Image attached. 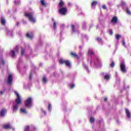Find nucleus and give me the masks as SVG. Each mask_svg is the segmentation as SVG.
Listing matches in <instances>:
<instances>
[{"label": "nucleus", "mask_w": 131, "mask_h": 131, "mask_svg": "<svg viewBox=\"0 0 131 131\" xmlns=\"http://www.w3.org/2000/svg\"><path fill=\"white\" fill-rule=\"evenodd\" d=\"M30 128H33L34 130H35V126L33 125H31L30 126H27L25 127L24 131H30L29 129Z\"/></svg>", "instance_id": "nucleus-12"}, {"label": "nucleus", "mask_w": 131, "mask_h": 131, "mask_svg": "<svg viewBox=\"0 0 131 131\" xmlns=\"http://www.w3.org/2000/svg\"><path fill=\"white\" fill-rule=\"evenodd\" d=\"M126 114L128 118H130V113L127 108H126Z\"/></svg>", "instance_id": "nucleus-22"}, {"label": "nucleus", "mask_w": 131, "mask_h": 131, "mask_svg": "<svg viewBox=\"0 0 131 131\" xmlns=\"http://www.w3.org/2000/svg\"><path fill=\"white\" fill-rule=\"evenodd\" d=\"M107 4L109 6H111V3L108 2Z\"/></svg>", "instance_id": "nucleus-53"}, {"label": "nucleus", "mask_w": 131, "mask_h": 131, "mask_svg": "<svg viewBox=\"0 0 131 131\" xmlns=\"http://www.w3.org/2000/svg\"><path fill=\"white\" fill-rule=\"evenodd\" d=\"M94 55V51L92 49H90L88 50V56H93Z\"/></svg>", "instance_id": "nucleus-15"}, {"label": "nucleus", "mask_w": 131, "mask_h": 131, "mask_svg": "<svg viewBox=\"0 0 131 131\" xmlns=\"http://www.w3.org/2000/svg\"><path fill=\"white\" fill-rule=\"evenodd\" d=\"M59 12L60 14H61V15H65L66 13H67V8L65 7L61 8L59 10Z\"/></svg>", "instance_id": "nucleus-10"}, {"label": "nucleus", "mask_w": 131, "mask_h": 131, "mask_svg": "<svg viewBox=\"0 0 131 131\" xmlns=\"http://www.w3.org/2000/svg\"><path fill=\"white\" fill-rule=\"evenodd\" d=\"M85 38L86 39H89V37H88V36H85Z\"/></svg>", "instance_id": "nucleus-51"}, {"label": "nucleus", "mask_w": 131, "mask_h": 131, "mask_svg": "<svg viewBox=\"0 0 131 131\" xmlns=\"http://www.w3.org/2000/svg\"><path fill=\"white\" fill-rule=\"evenodd\" d=\"M93 24L91 25L90 26V28H92V27H93Z\"/></svg>", "instance_id": "nucleus-54"}, {"label": "nucleus", "mask_w": 131, "mask_h": 131, "mask_svg": "<svg viewBox=\"0 0 131 131\" xmlns=\"http://www.w3.org/2000/svg\"><path fill=\"white\" fill-rule=\"evenodd\" d=\"M3 127L5 129H10V128H12V130H15V128L12 127V126L10 124L4 125Z\"/></svg>", "instance_id": "nucleus-9"}, {"label": "nucleus", "mask_w": 131, "mask_h": 131, "mask_svg": "<svg viewBox=\"0 0 131 131\" xmlns=\"http://www.w3.org/2000/svg\"><path fill=\"white\" fill-rule=\"evenodd\" d=\"M68 6H69V7H71V6H72V4L69 3L68 4Z\"/></svg>", "instance_id": "nucleus-48"}, {"label": "nucleus", "mask_w": 131, "mask_h": 131, "mask_svg": "<svg viewBox=\"0 0 131 131\" xmlns=\"http://www.w3.org/2000/svg\"><path fill=\"white\" fill-rule=\"evenodd\" d=\"M20 1L19 0H16L14 1V4H15V5L16 6H18V5H20Z\"/></svg>", "instance_id": "nucleus-29"}, {"label": "nucleus", "mask_w": 131, "mask_h": 131, "mask_svg": "<svg viewBox=\"0 0 131 131\" xmlns=\"http://www.w3.org/2000/svg\"><path fill=\"white\" fill-rule=\"evenodd\" d=\"M18 47H16L14 50H11L10 54H11L12 58H15L16 57V53H18Z\"/></svg>", "instance_id": "nucleus-5"}, {"label": "nucleus", "mask_w": 131, "mask_h": 131, "mask_svg": "<svg viewBox=\"0 0 131 131\" xmlns=\"http://www.w3.org/2000/svg\"><path fill=\"white\" fill-rule=\"evenodd\" d=\"M116 38L118 40L120 38V35L119 34L116 35Z\"/></svg>", "instance_id": "nucleus-35"}, {"label": "nucleus", "mask_w": 131, "mask_h": 131, "mask_svg": "<svg viewBox=\"0 0 131 131\" xmlns=\"http://www.w3.org/2000/svg\"><path fill=\"white\" fill-rule=\"evenodd\" d=\"M25 52V49H21V56H23V55H24Z\"/></svg>", "instance_id": "nucleus-37"}, {"label": "nucleus", "mask_w": 131, "mask_h": 131, "mask_svg": "<svg viewBox=\"0 0 131 131\" xmlns=\"http://www.w3.org/2000/svg\"><path fill=\"white\" fill-rule=\"evenodd\" d=\"M94 122H95V119L93 117H91L90 118V122H91V123H94Z\"/></svg>", "instance_id": "nucleus-32"}, {"label": "nucleus", "mask_w": 131, "mask_h": 131, "mask_svg": "<svg viewBox=\"0 0 131 131\" xmlns=\"http://www.w3.org/2000/svg\"><path fill=\"white\" fill-rule=\"evenodd\" d=\"M63 5H64V2H63V1H60L59 5V7H62Z\"/></svg>", "instance_id": "nucleus-34"}, {"label": "nucleus", "mask_w": 131, "mask_h": 131, "mask_svg": "<svg viewBox=\"0 0 131 131\" xmlns=\"http://www.w3.org/2000/svg\"><path fill=\"white\" fill-rule=\"evenodd\" d=\"M41 4L42 6H46V3L45 2V1L44 0H41Z\"/></svg>", "instance_id": "nucleus-33"}, {"label": "nucleus", "mask_w": 131, "mask_h": 131, "mask_svg": "<svg viewBox=\"0 0 131 131\" xmlns=\"http://www.w3.org/2000/svg\"><path fill=\"white\" fill-rule=\"evenodd\" d=\"M17 68H19V64L17 65Z\"/></svg>", "instance_id": "nucleus-59"}, {"label": "nucleus", "mask_w": 131, "mask_h": 131, "mask_svg": "<svg viewBox=\"0 0 131 131\" xmlns=\"http://www.w3.org/2000/svg\"><path fill=\"white\" fill-rule=\"evenodd\" d=\"M7 113V110L5 109H2L0 112V116L2 117H3V116H5L6 113Z\"/></svg>", "instance_id": "nucleus-14"}, {"label": "nucleus", "mask_w": 131, "mask_h": 131, "mask_svg": "<svg viewBox=\"0 0 131 131\" xmlns=\"http://www.w3.org/2000/svg\"><path fill=\"white\" fill-rule=\"evenodd\" d=\"M14 94H15L17 99L15 100L16 104H14L13 106V112H16L17 110H18V105L21 104V100L20 94H19L17 91H14Z\"/></svg>", "instance_id": "nucleus-1"}, {"label": "nucleus", "mask_w": 131, "mask_h": 131, "mask_svg": "<svg viewBox=\"0 0 131 131\" xmlns=\"http://www.w3.org/2000/svg\"><path fill=\"white\" fill-rule=\"evenodd\" d=\"M30 79H32V72H31L29 77Z\"/></svg>", "instance_id": "nucleus-44"}, {"label": "nucleus", "mask_w": 131, "mask_h": 131, "mask_svg": "<svg viewBox=\"0 0 131 131\" xmlns=\"http://www.w3.org/2000/svg\"><path fill=\"white\" fill-rule=\"evenodd\" d=\"M124 5H125V2H122L121 5L122 6H124Z\"/></svg>", "instance_id": "nucleus-47"}, {"label": "nucleus", "mask_w": 131, "mask_h": 131, "mask_svg": "<svg viewBox=\"0 0 131 131\" xmlns=\"http://www.w3.org/2000/svg\"><path fill=\"white\" fill-rule=\"evenodd\" d=\"M6 30L7 32V35H8L9 36H13V31L9 30V29H8V28H6Z\"/></svg>", "instance_id": "nucleus-13"}, {"label": "nucleus", "mask_w": 131, "mask_h": 131, "mask_svg": "<svg viewBox=\"0 0 131 131\" xmlns=\"http://www.w3.org/2000/svg\"><path fill=\"white\" fill-rule=\"evenodd\" d=\"M107 100H108V99L106 97H105L104 98V101L106 102L107 101Z\"/></svg>", "instance_id": "nucleus-50"}, {"label": "nucleus", "mask_w": 131, "mask_h": 131, "mask_svg": "<svg viewBox=\"0 0 131 131\" xmlns=\"http://www.w3.org/2000/svg\"><path fill=\"white\" fill-rule=\"evenodd\" d=\"M104 79L105 80H108L109 79H110V75L106 74L105 75H104Z\"/></svg>", "instance_id": "nucleus-21"}, {"label": "nucleus", "mask_w": 131, "mask_h": 131, "mask_svg": "<svg viewBox=\"0 0 131 131\" xmlns=\"http://www.w3.org/2000/svg\"><path fill=\"white\" fill-rule=\"evenodd\" d=\"M71 28H72V30L73 31V32H76V31H75V30L74 29L75 28V26L73 25H71Z\"/></svg>", "instance_id": "nucleus-30"}, {"label": "nucleus", "mask_w": 131, "mask_h": 131, "mask_svg": "<svg viewBox=\"0 0 131 131\" xmlns=\"http://www.w3.org/2000/svg\"><path fill=\"white\" fill-rule=\"evenodd\" d=\"M120 69L121 71L124 73V72H126V69H125V64L124 63V61H122L120 64Z\"/></svg>", "instance_id": "nucleus-8"}, {"label": "nucleus", "mask_w": 131, "mask_h": 131, "mask_svg": "<svg viewBox=\"0 0 131 131\" xmlns=\"http://www.w3.org/2000/svg\"><path fill=\"white\" fill-rule=\"evenodd\" d=\"M102 9H104V10H106V9H107V7H106V5H102Z\"/></svg>", "instance_id": "nucleus-43"}, {"label": "nucleus", "mask_w": 131, "mask_h": 131, "mask_svg": "<svg viewBox=\"0 0 131 131\" xmlns=\"http://www.w3.org/2000/svg\"><path fill=\"white\" fill-rule=\"evenodd\" d=\"M118 76V74H117V72H116V77H117Z\"/></svg>", "instance_id": "nucleus-55"}, {"label": "nucleus", "mask_w": 131, "mask_h": 131, "mask_svg": "<svg viewBox=\"0 0 131 131\" xmlns=\"http://www.w3.org/2000/svg\"><path fill=\"white\" fill-rule=\"evenodd\" d=\"M83 66L85 68V69H86L88 72H90V71L89 70V68H88V66H86V65H85V63L83 64Z\"/></svg>", "instance_id": "nucleus-31"}, {"label": "nucleus", "mask_w": 131, "mask_h": 131, "mask_svg": "<svg viewBox=\"0 0 131 131\" xmlns=\"http://www.w3.org/2000/svg\"><path fill=\"white\" fill-rule=\"evenodd\" d=\"M63 26H64V25H62Z\"/></svg>", "instance_id": "nucleus-60"}, {"label": "nucleus", "mask_w": 131, "mask_h": 131, "mask_svg": "<svg viewBox=\"0 0 131 131\" xmlns=\"http://www.w3.org/2000/svg\"><path fill=\"white\" fill-rule=\"evenodd\" d=\"M96 28H99V25L96 26Z\"/></svg>", "instance_id": "nucleus-58"}, {"label": "nucleus", "mask_w": 131, "mask_h": 131, "mask_svg": "<svg viewBox=\"0 0 131 131\" xmlns=\"http://www.w3.org/2000/svg\"><path fill=\"white\" fill-rule=\"evenodd\" d=\"M108 32L110 35H112V34H113V31H112L111 29L108 30Z\"/></svg>", "instance_id": "nucleus-36"}, {"label": "nucleus", "mask_w": 131, "mask_h": 131, "mask_svg": "<svg viewBox=\"0 0 131 131\" xmlns=\"http://www.w3.org/2000/svg\"><path fill=\"white\" fill-rule=\"evenodd\" d=\"M48 109L49 112H51V111H52V105L50 103L48 105Z\"/></svg>", "instance_id": "nucleus-27"}, {"label": "nucleus", "mask_w": 131, "mask_h": 131, "mask_svg": "<svg viewBox=\"0 0 131 131\" xmlns=\"http://www.w3.org/2000/svg\"><path fill=\"white\" fill-rule=\"evenodd\" d=\"M5 65V61H4V59H3V56L0 55V68H2V67H3Z\"/></svg>", "instance_id": "nucleus-11"}, {"label": "nucleus", "mask_w": 131, "mask_h": 131, "mask_svg": "<svg viewBox=\"0 0 131 131\" xmlns=\"http://www.w3.org/2000/svg\"><path fill=\"white\" fill-rule=\"evenodd\" d=\"M42 81L43 83V84H46L48 82V79H47V77L46 76H43L42 79Z\"/></svg>", "instance_id": "nucleus-20"}, {"label": "nucleus", "mask_w": 131, "mask_h": 131, "mask_svg": "<svg viewBox=\"0 0 131 131\" xmlns=\"http://www.w3.org/2000/svg\"><path fill=\"white\" fill-rule=\"evenodd\" d=\"M74 86H75V84H70L71 89H73V88H74Z\"/></svg>", "instance_id": "nucleus-42"}, {"label": "nucleus", "mask_w": 131, "mask_h": 131, "mask_svg": "<svg viewBox=\"0 0 131 131\" xmlns=\"http://www.w3.org/2000/svg\"><path fill=\"white\" fill-rule=\"evenodd\" d=\"M86 24V23H85V21H83L82 23V29H86V26H85Z\"/></svg>", "instance_id": "nucleus-25"}, {"label": "nucleus", "mask_w": 131, "mask_h": 131, "mask_svg": "<svg viewBox=\"0 0 131 131\" xmlns=\"http://www.w3.org/2000/svg\"><path fill=\"white\" fill-rule=\"evenodd\" d=\"M32 97H28L25 101V104L28 108H31L32 107Z\"/></svg>", "instance_id": "nucleus-4"}, {"label": "nucleus", "mask_w": 131, "mask_h": 131, "mask_svg": "<svg viewBox=\"0 0 131 131\" xmlns=\"http://www.w3.org/2000/svg\"><path fill=\"white\" fill-rule=\"evenodd\" d=\"M114 66H115V63H114V62L113 61L112 63L110 64V67H111L112 68H113Z\"/></svg>", "instance_id": "nucleus-38"}, {"label": "nucleus", "mask_w": 131, "mask_h": 131, "mask_svg": "<svg viewBox=\"0 0 131 131\" xmlns=\"http://www.w3.org/2000/svg\"><path fill=\"white\" fill-rule=\"evenodd\" d=\"M90 65L93 67H101L102 66V62L100 61L98 57H95V59L94 60H92L90 61Z\"/></svg>", "instance_id": "nucleus-2"}, {"label": "nucleus", "mask_w": 131, "mask_h": 131, "mask_svg": "<svg viewBox=\"0 0 131 131\" xmlns=\"http://www.w3.org/2000/svg\"><path fill=\"white\" fill-rule=\"evenodd\" d=\"M96 40H97V41L100 42V43H101V45L103 43V40H102L101 38H97Z\"/></svg>", "instance_id": "nucleus-24"}, {"label": "nucleus", "mask_w": 131, "mask_h": 131, "mask_svg": "<svg viewBox=\"0 0 131 131\" xmlns=\"http://www.w3.org/2000/svg\"><path fill=\"white\" fill-rule=\"evenodd\" d=\"M20 23H19V22H17L16 24V26H19Z\"/></svg>", "instance_id": "nucleus-49"}, {"label": "nucleus", "mask_w": 131, "mask_h": 131, "mask_svg": "<svg viewBox=\"0 0 131 131\" xmlns=\"http://www.w3.org/2000/svg\"><path fill=\"white\" fill-rule=\"evenodd\" d=\"M117 18L116 17V16H114V17H113L112 20H111V22L112 23H114V24H115V23H117Z\"/></svg>", "instance_id": "nucleus-16"}, {"label": "nucleus", "mask_w": 131, "mask_h": 131, "mask_svg": "<svg viewBox=\"0 0 131 131\" xmlns=\"http://www.w3.org/2000/svg\"><path fill=\"white\" fill-rule=\"evenodd\" d=\"M79 48L80 49H82V46H79Z\"/></svg>", "instance_id": "nucleus-57"}, {"label": "nucleus", "mask_w": 131, "mask_h": 131, "mask_svg": "<svg viewBox=\"0 0 131 131\" xmlns=\"http://www.w3.org/2000/svg\"><path fill=\"white\" fill-rule=\"evenodd\" d=\"M126 12L127 14H128V15H130L131 14L130 11L129 10V9L127 7L126 9Z\"/></svg>", "instance_id": "nucleus-28"}, {"label": "nucleus", "mask_w": 131, "mask_h": 131, "mask_svg": "<svg viewBox=\"0 0 131 131\" xmlns=\"http://www.w3.org/2000/svg\"><path fill=\"white\" fill-rule=\"evenodd\" d=\"M98 4V2L97 1H93L91 4V7L92 8H95L96 6Z\"/></svg>", "instance_id": "nucleus-18"}, {"label": "nucleus", "mask_w": 131, "mask_h": 131, "mask_svg": "<svg viewBox=\"0 0 131 131\" xmlns=\"http://www.w3.org/2000/svg\"><path fill=\"white\" fill-rule=\"evenodd\" d=\"M25 17H27V18H28L29 20L31 21L32 23H35L36 22V19L33 17L34 13L33 12H30V13H25Z\"/></svg>", "instance_id": "nucleus-3"}, {"label": "nucleus", "mask_w": 131, "mask_h": 131, "mask_svg": "<svg viewBox=\"0 0 131 131\" xmlns=\"http://www.w3.org/2000/svg\"><path fill=\"white\" fill-rule=\"evenodd\" d=\"M22 62V59L20 58L18 60V65Z\"/></svg>", "instance_id": "nucleus-45"}, {"label": "nucleus", "mask_w": 131, "mask_h": 131, "mask_svg": "<svg viewBox=\"0 0 131 131\" xmlns=\"http://www.w3.org/2000/svg\"><path fill=\"white\" fill-rule=\"evenodd\" d=\"M59 63H60V64H65L67 67L70 68L71 63H70V61H69V60H63V59H60L59 60Z\"/></svg>", "instance_id": "nucleus-6"}, {"label": "nucleus", "mask_w": 131, "mask_h": 131, "mask_svg": "<svg viewBox=\"0 0 131 131\" xmlns=\"http://www.w3.org/2000/svg\"><path fill=\"white\" fill-rule=\"evenodd\" d=\"M41 111L44 114V115H47V112L43 110V109L41 108Z\"/></svg>", "instance_id": "nucleus-39"}, {"label": "nucleus", "mask_w": 131, "mask_h": 131, "mask_svg": "<svg viewBox=\"0 0 131 131\" xmlns=\"http://www.w3.org/2000/svg\"><path fill=\"white\" fill-rule=\"evenodd\" d=\"M20 111L21 113H23V114H27V112L26 111V108H20Z\"/></svg>", "instance_id": "nucleus-17"}, {"label": "nucleus", "mask_w": 131, "mask_h": 131, "mask_svg": "<svg viewBox=\"0 0 131 131\" xmlns=\"http://www.w3.org/2000/svg\"><path fill=\"white\" fill-rule=\"evenodd\" d=\"M23 23H24V24H26V21H24Z\"/></svg>", "instance_id": "nucleus-56"}, {"label": "nucleus", "mask_w": 131, "mask_h": 131, "mask_svg": "<svg viewBox=\"0 0 131 131\" xmlns=\"http://www.w3.org/2000/svg\"><path fill=\"white\" fill-rule=\"evenodd\" d=\"M71 54L72 56H73V57H75V58H77V59H78V56L77 55H76V53L72 52Z\"/></svg>", "instance_id": "nucleus-26"}, {"label": "nucleus", "mask_w": 131, "mask_h": 131, "mask_svg": "<svg viewBox=\"0 0 131 131\" xmlns=\"http://www.w3.org/2000/svg\"><path fill=\"white\" fill-rule=\"evenodd\" d=\"M122 45L125 47H126V46L125 45V41H124V40H122Z\"/></svg>", "instance_id": "nucleus-41"}, {"label": "nucleus", "mask_w": 131, "mask_h": 131, "mask_svg": "<svg viewBox=\"0 0 131 131\" xmlns=\"http://www.w3.org/2000/svg\"><path fill=\"white\" fill-rule=\"evenodd\" d=\"M27 37H28V38H32V36H30V35L29 34H27Z\"/></svg>", "instance_id": "nucleus-40"}, {"label": "nucleus", "mask_w": 131, "mask_h": 131, "mask_svg": "<svg viewBox=\"0 0 131 131\" xmlns=\"http://www.w3.org/2000/svg\"><path fill=\"white\" fill-rule=\"evenodd\" d=\"M0 94H1V95H3V94H4V91H1L0 92Z\"/></svg>", "instance_id": "nucleus-52"}, {"label": "nucleus", "mask_w": 131, "mask_h": 131, "mask_svg": "<svg viewBox=\"0 0 131 131\" xmlns=\"http://www.w3.org/2000/svg\"><path fill=\"white\" fill-rule=\"evenodd\" d=\"M52 21L53 22V28L54 29H56L57 27V23L55 21V19L54 18H52Z\"/></svg>", "instance_id": "nucleus-23"}, {"label": "nucleus", "mask_w": 131, "mask_h": 131, "mask_svg": "<svg viewBox=\"0 0 131 131\" xmlns=\"http://www.w3.org/2000/svg\"><path fill=\"white\" fill-rule=\"evenodd\" d=\"M1 21L2 25H5L6 24V20L5 19V17H2L1 18Z\"/></svg>", "instance_id": "nucleus-19"}, {"label": "nucleus", "mask_w": 131, "mask_h": 131, "mask_svg": "<svg viewBox=\"0 0 131 131\" xmlns=\"http://www.w3.org/2000/svg\"><path fill=\"white\" fill-rule=\"evenodd\" d=\"M125 88V90H127V89H129V86L127 85V86H126Z\"/></svg>", "instance_id": "nucleus-46"}, {"label": "nucleus", "mask_w": 131, "mask_h": 131, "mask_svg": "<svg viewBox=\"0 0 131 131\" xmlns=\"http://www.w3.org/2000/svg\"><path fill=\"white\" fill-rule=\"evenodd\" d=\"M13 81V74H10L8 75V79L7 80V83L9 84V85H11L12 84V82Z\"/></svg>", "instance_id": "nucleus-7"}]
</instances>
